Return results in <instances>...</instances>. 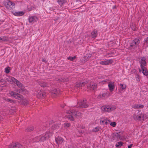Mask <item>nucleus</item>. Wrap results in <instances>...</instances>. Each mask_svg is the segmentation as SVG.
Segmentation results:
<instances>
[{"instance_id": "nucleus-54", "label": "nucleus", "mask_w": 148, "mask_h": 148, "mask_svg": "<svg viewBox=\"0 0 148 148\" xmlns=\"http://www.w3.org/2000/svg\"><path fill=\"white\" fill-rule=\"evenodd\" d=\"M139 71H140V70H139Z\"/></svg>"}, {"instance_id": "nucleus-50", "label": "nucleus", "mask_w": 148, "mask_h": 148, "mask_svg": "<svg viewBox=\"0 0 148 148\" xmlns=\"http://www.w3.org/2000/svg\"><path fill=\"white\" fill-rule=\"evenodd\" d=\"M64 106H61L62 107V108H64Z\"/></svg>"}, {"instance_id": "nucleus-16", "label": "nucleus", "mask_w": 148, "mask_h": 148, "mask_svg": "<svg viewBox=\"0 0 148 148\" xmlns=\"http://www.w3.org/2000/svg\"><path fill=\"white\" fill-rule=\"evenodd\" d=\"M56 141L57 144L58 145L62 143L63 142V138L60 137H58L55 139Z\"/></svg>"}, {"instance_id": "nucleus-34", "label": "nucleus", "mask_w": 148, "mask_h": 148, "mask_svg": "<svg viewBox=\"0 0 148 148\" xmlns=\"http://www.w3.org/2000/svg\"><path fill=\"white\" fill-rule=\"evenodd\" d=\"M75 87L79 88L81 87L80 82H77L75 86Z\"/></svg>"}, {"instance_id": "nucleus-8", "label": "nucleus", "mask_w": 148, "mask_h": 148, "mask_svg": "<svg viewBox=\"0 0 148 148\" xmlns=\"http://www.w3.org/2000/svg\"><path fill=\"white\" fill-rule=\"evenodd\" d=\"M22 146V145L16 142L10 144L9 146V148H21Z\"/></svg>"}, {"instance_id": "nucleus-37", "label": "nucleus", "mask_w": 148, "mask_h": 148, "mask_svg": "<svg viewBox=\"0 0 148 148\" xmlns=\"http://www.w3.org/2000/svg\"><path fill=\"white\" fill-rule=\"evenodd\" d=\"M45 134H47V137L48 138H49L50 137V136H51L52 135L51 133V132H48L46 133Z\"/></svg>"}, {"instance_id": "nucleus-21", "label": "nucleus", "mask_w": 148, "mask_h": 148, "mask_svg": "<svg viewBox=\"0 0 148 148\" xmlns=\"http://www.w3.org/2000/svg\"><path fill=\"white\" fill-rule=\"evenodd\" d=\"M89 87L92 89L94 90L97 87V85L95 83H91L90 84Z\"/></svg>"}, {"instance_id": "nucleus-41", "label": "nucleus", "mask_w": 148, "mask_h": 148, "mask_svg": "<svg viewBox=\"0 0 148 148\" xmlns=\"http://www.w3.org/2000/svg\"><path fill=\"white\" fill-rule=\"evenodd\" d=\"M117 134L116 133V134H114L112 135V137L114 140H117Z\"/></svg>"}, {"instance_id": "nucleus-53", "label": "nucleus", "mask_w": 148, "mask_h": 148, "mask_svg": "<svg viewBox=\"0 0 148 148\" xmlns=\"http://www.w3.org/2000/svg\"><path fill=\"white\" fill-rule=\"evenodd\" d=\"M87 86L88 88V87H89V86H88V85H87Z\"/></svg>"}, {"instance_id": "nucleus-14", "label": "nucleus", "mask_w": 148, "mask_h": 148, "mask_svg": "<svg viewBox=\"0 0 148 148\" xmlns=\"http://www.w3.org/2000/svg\"><path fill=\"white\" fill-rule=\"evenodd\" d=\"M51 93L53 96L55 97L60 93V90L58 89H54L52 90Z\"/></svg>"}, {"instance_id": "nucleus-4", "label": "nucleus", "mask_w": 148, "mask_h": 148, "mask_svg": "<svg viewBox=\"0 0 148 148\" xmlns=\"http://www.w3.org/2000/svg\"><path fill=\"white\" fill-rule=\"evenodd\" d=\"M116 108L115 106H102L101 110L102 111L104 112H110L114 110Z\"/></svg>"}, {"instance_id": "nucleus-12", "label": "nucleus", "mask_w": 148, "mask_h": 148, "mask_svg": "<svg viewBox=\"0 0 148 148\" xmlns=\"http://www.w3.org/2000/svg\"><path fill=\"white\" fill-rule=\"evenodd\" d=\"M47 134H45L44 136H43L41 137L38 136L36 138V139L38 141H43L47 139Z\"/></svg>"}, {"instance_id": "nucleus-24", "label": "nucleus", "mask_w": 148, "mask_h": 148, "mask_svg": "<svg viewBox=\"0 0 148 148\" xmlns=\"http://www.w3.org/2000/svg\"><path fill=\"white\" fill-rule=\"evenodd\" d=\"M39 84L40 86L43 87H44L47 86V83L45 82H40L39 83Z\"/></svg>"}, {"instance_id": "nucleus-45", "label": "nucleus", "mask_w": 148, "mask_h": 148, "mask_svg": "<svg viewBox=\"0 0 148 148\" xmlns=\"http://www.w3.org/2000/svg\"><path fill=\"white\" fill-rule=\"evenodd\" d=\"M138 105V108H143L144 107L143 105Z\"/></svg>"}, {"instance_id": "nucleus-28", "label": "nucleus", "mask_w": 148, "mask_h": 148, "mask_svg": "<svg viewBox=\"0 0 148 148\" xmlns=\"http://www.w3.org/2000/svg\"><path fill=\"white\" fill-rule=\"evenodd\" d=\"M146 118H147V117L145 115L143 114H141V120L142 119L143 120H144Z\"/></svg>"}, {"instance_id": "nucleus-3", "label": "nucleus", "mask_w": 148, "mask_h": 148, "mask_svg": "<svg viewBox=\"0 0 148 148\" xmlns=\"http://www.w3.org/2000/svg\"><path fill=\"white\" fill-rule=\"evenodd\" d=\"M100 123L101 124H103L104 123L106 125L110 124L111 126L114 127H115L116 125V123L115 122H111L110 120L105 118L101 119L100 121Z\"/></svg>"}, {"instance_id": "nucleus-48", "label": "nucleus", "mask_w": 148, "mask_h": 148, "mask_svg": "<svg viewBox=\"0 0 148 148\" xmlns=\"http://www.w3.org/2000/svg\"><path fill=\"white\" fill-rule=\"evenodd\" d=\"M108 80H106L104 81H103V82H108Z\"/></svg>"}, {"instance_id": "nucleus-17", "label": "nucleus", "mask_w": 148, "mask_h": 148, "mask_svg": "<svg viewBox=\"0 0 148 148\" xmlns=\"http://www.w3.org/2000/svg\"><path fill=\"white\" fill-rule=\"evenodd\" d=\"M92 37L93 38H95L97 35V31L96 29L93 30L91 33Z\"/></svg>"}, {"instance_id": "nucleus-19", "label": "nucleus", "mask_w": 148, "mask_h": 148, "mask_svg": "<svg viewBox=\"0 0 148 148\" xmlns=\"http://www.w3.org/2000/svg\"><path fill=\"white\" fill-rule=\"evenodd\" d=\"M60 126H59L58 125H54L52 127L51 129L54 131L55 130V132H56L57 130L60 128Z\"/></svg>"}, {"instance_id": "nucleus-15", "label": "nucleus", "mask_w": 148, "mask_h": 148, "mask_svg": "<svg viewBox=\"0 0 148 148\" xmlns=\"http://www.w3.org/2000/svg\"><path fill=\"white\" fill-rule=\"evenodd\" d=\"M141 67L143 74L146 76L148 75V72L146 68L144 66V65H140Z\"/></svg>"}, {"instance_id": "nucleus-22", "label": "nucleus", "mask_w": 148, "mask_h": 148, "mask_svg": "<svg viewBox=\"0 0 148 148\" xmlns=\"http://www.w3.org/2000/svg\"><path fill=\"white\" fill-rule=\"evenodd\" d=\"M24 14V12H15L14 14L16 16H20L23 15Z\"/></svg>"}, {"instance_id": "nucleus-33", "label": "nucleus", "mask_w": 148, "mask_h": 148, "mask_svg": "<svg viewBox=\"0 0 148 148\" xmlns=\"http://www.w3.org/2000/svg\"><path fill=\"white\" fill-rule=\"evenodd\" d=\"M15 83L20 88L22 86V84L18 80Z\"/></svg>"}, {"instance_id": "nucleus-51", "label": "nucleus", "mask_w": 148, "mask_h": 148, "mask_svg": "<svg viewBox=\"0 0 148 148\" xmlns=\"http://www.w3.org/2000/svg\"><path fill=\"white\" fill-rule=\"evenodd\" d=\"M1 116H0V120H1Z\"/></svg>"}, {"instance_id": "nucleus-2", "label": "nucleus", "mask_w": 148, "mask_h": 148, "mask_svg": "<svg viewBox=\"0 0 148 148\" xmlns=\"http://www.w3.org/2000/svg\"><path fill=\"white\" fill-rule=\"evenodd\" d=\"M10 94V95L15 97L16 99H22L21 100V104L24 106H26L28 103V101L25 99H23V96L22 95H21L20 94L18 93L14 92L13 91H11Z\"/></svg>"}, {"instance_id": "nucleus-20", "label": "nucleus", "mask_w": 148, "mask_h": 148, "mask_svg": "<svg viewBox=\"0 0 148 148\" xmlns=\"http://www.w3.org/2000/svg\"><path fill=\"white\" fill-rule=\"evenodd\" d=\"M134 118L136 120H141V114L140 115L137 114L135 113L134 116Z\"/></svg>"}, {"instance_id": "nucleus-42", "label": "nucleus", "mask_w": 148, "mask_h": 148, "mask_svg": "<svg viewBox=\"0 0 148 148\" xmlns=\"http://www.w3.org/2000/svg\"><path fill=\"white\" fill-rule=\"evenodd\" d=\"M34 129V127L33 126H31L27 128V131H32Z\"/></svg>"}, {"instance_id": "nucleus-10", "label": "nucleus", "mask_w": 148, "mask_h": 148, "mask_svg": "<svg viewBox=\"0 0 148 148\" xmlns=\"http://www.w3.org/2000/svg\"><path fill=\"white\" fill-rule=\"evenodd\" d=\"M28 19L29 23H33L38 20V18L36 16H31Z\"/></svg>"}, {"instance_id": "nucleus-18", "label": "nucleus", "mask_w": 148, "mask_h": 148, "mask_svg": "<svg viewBox=\"0 0 148 148\" xmlns=\"http://www.w3.org/2000/svg\"><path fill=\"white\" fill-rule=\"evenodd\" d=\"M140 65H145L146 64V58L145 57H141L140 59Z\"/></svg>"}, {"instance_id": "nucleus-31", "label": "nucleus", "mask_w": 148, "mask_h": 148, "mask_svg": "<svg viewBox=\"0 0 148 148\" xmlns=\"http://www.w3.org/2000/svg\"><path fill=\"white\" fill-rule=\"evenodd\" d=\"M122 145V143L121 142H119L117 144H116V147H120Z\"/></svg>"}, {"instance_id": "nucleus-46", "label": "nucleus", "mask_w": 148, "mask_h": 148, "mask_svg": "<svg viewBox=\"0 0 148 148\" xmlns=\"http://www.w3.org/2000/svg\"><path fill=\"white\" fill-rule=\"evenodd\" d=\"M134 108H138V105H136L134 106Z\"/></svg>"}, {"instance_id": "nucleus-26", "label": "nucleus", "mask_w": 148, "mask_h": 148, "mask_svg": "<svg viewBox=\"0 0 148 148\" xmlns=\"http://www.w3.org/2000/svg\"><path fill=\"white\" fill-rule=\"evenodd\" d=\"M81 84V87L84 86L86 84H87L88 83V81L86 80L84 82H80Z\"/></svg>"}, {"instance_id": "nucleus-11", "label": "nucleus", "mask_w": 148, "mask_h": 148, "mask_svg": "<svg viewBox=\"0 0 148 148\" xmlns=\"http://www.w3.org/2000/svg\"><path fill=\"white\" fill-rule=\"evenodd\" d=\"M108 86L109 88V89L110 91H112L114 89V85L113 82H109Z\"/></svg>"}, {"instance_id": "nucleus-44", "label": "nucleus", "mask_w": 148, "mask_h": 148, "mask_svg": "<svg viewBox=\"0 0 148 148\" xmlns=\"http://www.w3.org/2000/svg\"><path fill=\"white\" fill-rule=\"evenodd\" d=\"M5 100L7 101H10L12 103H14V101L13 100H11L10 99H6Z\"/></svg>"}, {"instance_id": "nucleus-29", "label": "nucleus", "mask_w": 148, "mask_h": 148, "mask_svg": "<svg viewBox=\"0 0 148 148\" xmlns=\"http://www.w3.org/2000/svg\"><path fill=\"white\" fill-rule=\"evenodd\" d=\"M10 67L9 66H8L5 68V72L6 73H8L10 72Z\"/></svg>"}, {"instance_id": "nucleus-7", "label": "nucleus", "mask_w": 148, "mask_h": 148, "mask_svg": "<svg viewBox=\"0 0 148 148\" xmlns=\"http://www.w3.org/2000/svg\"><path fill=\"white\" fill-rule=\"evenodd\" d=\"M86 99H84L83 101H81L78 102V103L79 105V107L81 108H86L88 106L86 103Z\"/></svg>"}, {"instance_id": "nucleus-47", "label": "nucleus", "mask_w": 148, "mask_h": 148, "mask_svg": "<svg viewBox=\"0 0 148 148\" xmlns=\"http://www.w3.org/2000/svg\"><path fill=\"white\" fill-rule=\"evenodd\" d=\"M132 145H133L132 144H131V145H128V148H131V147H132Z\"/></svg>"}, {"instance_id": "nucleus-40", "label": "nucleus", "mask_w": 148, "mask_h": 148, "mask_svg": "<svg viewBox=\"0 0 148 148\" xmlns=\"http://www.w3.org/2000/svg\"><path fill=\"white\" fill-rule=\"evenodd\" d=\"M70 125L69 123H65L64 124V127H70Z\"/></svg>"}, {"instance_id": "nucleus-1", "label": "nucleus", "mask_w": 148, "mask_h": 148, "mask_svg": "<svg viewBox=\"0 0 148 148\" xmlns=\"http://www.w3.org/2000/svg\"><path fill=\"white\" fill-rule=\"evenodd\" d=\"M66 113L70 114L67 116V117L71 121L74 120V117L77 118L80 116L81 114V113L74 110L71 111H66Z\"/></svg>"}, {"instance_id": "nucleus-32", "label": "nucleus", "mask_w": 148, "mask_h": 148, "mask_svg": "<svg viewBox=\"0 0 148 148\" xmlns=\"http://www.w3.org/2000/svg\"><path fill=\"white\" fill-rule=\"evenodd\" d=\"M76 58V56H74L73 57H69L67 58V59L70 60L71 61H73Z\"/></svg>"}, {"instance_id": "nucleus-43", "label": "nucleus", "mask_w": 148, "mask_h": 148, "mask_svg": "<svg viewBox=\"0 0 148 148\" xmlns=\"http://www.w3.org/2000/svg\"><path fill=\"white\" fill-rule=\"evenodd\" d=\"M11 80L13 82L15 83L16 82L17 80L14 77H11Z\"/></svg>"}, {"instance_id": "nucleus-35", "label": "nucleus", "mask_w": 148, "mask_h": 148, "mask_svg": "<svg viewBox=\"0 0 148 148\" xmlns=\"http://www.w3.org/2000/svg\"><path fill=\"white\" fill-rule=\"evenodd\" d=\"M144 44L148 46V37L144 40Z\"/></svg>"}, {"instance_id": "nucleus-9", "label": "nucleus", "mask_w": 148, "mask_h": 148, "mask_svg": "<svg viewBox=\"0 0 148 148\" xmlns=\"http://www.w3.org/2000/svg\"><path fill=\"white\" fill-rule=\"evenodd\" d=\"M113 60L112 59L108 60H104L100 62V64L101 65H109L112 64Z\"/></svg>"}, {"instance_id": "nucleus-52", "label": "nucleus", "mask_w": 148, "mask_h": 148, "mask_svg": "<svg viewBox=\"0 0 148 148\" xmlns=\"http://www.w3.org/2000/svg\"><path fill=\"white\" fill-rule=\"evenodd\" d=\"M132 28V29H133L134 30H135V29H134Z\"/></svg>"}, {"instance_id": "nucleus-36", "label": "nucleus", "mask_w": 148, "mask_h": 148, "mask_svg": "<svg viewBox=\"0 0 148 148\" xmlns=\"http://www.w3.org/2000/svg\"><path fill=\"white\" fill-rule=\"evenodd\" d=\"M106 93H103L102 94H101L99 95L98 96L100 98H101L103 97H104L106 96Z\"/></svg>"}, {"instance_id": "nucleus-30", "label": "nucleus", "mask_w": 148, "mask_h": 148, "mask_svg": "<svg viewBox=\"0 0 148 148\" xmlns=\"http://www.w3.org/2000/svg\"><path fill=\"white\" fill-rule=\"evenodd\" d=\"M7 40L5 36L0 37V41H5Z\"/></svg>"}, {"instance_id": "nucleus-13", "label": "nucleus", "mask_w": 148, "mask_h": 148, "mask_svg": "<svg viewBox=\"0 0 148 148\" xmlns=\"http://www.w3.org/2000/svg\"><path fill=\"white\" fill-rule=\"evenodd\" d=\"M41 91H39L38 92H37L36 93L37 97L40 98L41 97H44L45 96V92H43Z\"/></svg>"}, {"instance_id": "nucleus-6", "label": "nucleus", "mask_w": 148, "mask_h": 148, "mask_svg": "<svg viewBox=\"0 0 148 148\" xmlns=\"http://www.w3.org/2000/svg\"><path fill=\"white\" fill-rule=\"evenodd\" d=\"M5 5L6 8L11 10L14 8V4L12 1L8 0L6 1L5 3Z\"/></svg>"}, {"instance_id": "nucleus-39", "label": "nucleus", "mask_w": 148, "mask_h": 148, "mask_svg": "<svg viewBox=\"0 0 148 148\" xmlns=\"http://www.w3.org/2000/svg\"><path fill=\"white\" fill-rule=\"evenodd\" d=\"M116 134H117V139H119L120 140H121L122 139V138L121 136L118 133H116Z\"/></svg>"}, {"instance_id": "nucleus-49", "label": "nucleus", "mask_w": 148, "mask_h": 148, "mask_svg": "<svg viewBox=\"0 0 148 148\" xmlns=\"http://www.w3.org/2000/svg\"><path fill=\"white\" fill-rule=\"evenodd\" d=\"M13 108H14L13 109V110H15V107H14Z\"/></svg>"}, {"instance_id": "nucleus-25", "label": "nucleus", "mask_w": 148, "mask_h": 148, "mask_svg": "<svg viewBox=\"0 0 148 148\" xmlns=\"http://www.w3.org/2000/svg\"><path fill=\"white\" fill-rule=\"evenodd\" d=\"M58 80L60 82H64L65 81L66 82L68 81L69 80V79H68L67 78L66 79L64 78V79L61 78L60 79H56V80Z\"/></svg>"}, {"instance_id": "nucleus-38", "label": "nucleus", "mask_w": 148, "mask_h": 148, "mask_svg": "<svg viewBox=\"0 0 148 148\" xmlns=\"http://www.w3.org/2000/svg\"><path fill=\"white\" fill-rule=\"evenodd\" d=\"M99 128L98 127H96L92 130V131L94 132H97L99 130Z\"/></svg>"}, {"instance_id": "nucleus-5", "label": "nucleus", "mask_w": 148, "mask_h": 148, "mask_svg": "<svg viewBox=\"0 0 148 148\" xmlns=\"http://www.w3.org/2000/svg\"><path fill=\"white\" fill-rule=\"evenodd\" d=\"M140 40L138 38H136L134 39L131 44L130 47L133 49H135L136 48L137 45L140 43Z\"/></svg>"}, {"instance_id": "nucleus-27", "label": "nucleus", "mask_w": 148, "mask_h": 148, "mask_svg": "<svg viewBox=\"0 0 148 148\" xmlns=\"http://www.w3.org/2000/svg\"><path fill=\"white\" fill-rule=\"evenodd\" d=\"M120 86L121 89L122 90L125 89L126 88V85L122 84H120Z\"/></svg>"}, {"instance_id": "nucleus-23", "label": "nucleus", "mask_w": 148, "mask_h": 148, "mask_svg": "<svg viewBox=\"0 0 148 148\" xmlns=\"http://www.w3.org/2000/svg\"><path fill=\"white\" fill-rule=\"evenodd\" d=\"M58 2L59 4L60 5V6L62 7L63 5L66 3V1L65 0H58Z\"/></svg>"}]
</instances>
